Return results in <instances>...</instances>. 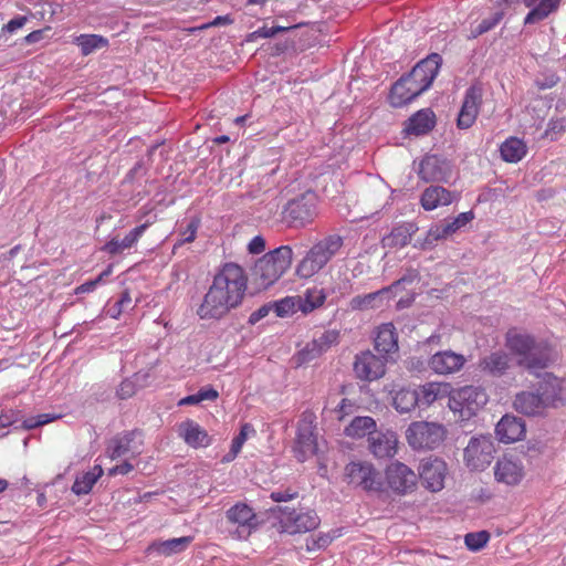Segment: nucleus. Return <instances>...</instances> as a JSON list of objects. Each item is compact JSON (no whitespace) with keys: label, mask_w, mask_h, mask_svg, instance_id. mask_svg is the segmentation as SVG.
<instances>
[{"label":"nucleus","mask_w":566,"mask_h":566,"mask_svg":"<svg viewBox=\"0 0 566 566\" xmlns=\"http://www.w3.org/2000/svg\"><path fill=\"white\" fill-rule=\"evenodd\" d=\"M457 196L441 186H430L423 190L420 205L426 211H432L440 207L449 206Z\"/></svg>","instance_id":"30"},{"label":"nucleus","mask_w":566,"mask_h":566,"mask_svg":"<svg viewBox=\"0 0 566 566\" xmlns=\"http://www.w3.org/2000/svg\"><path fill=\"white\" fill-rule=\"evenodd\" d=\"M447 473V464L441 459L428 458L421 461L419 476L424 488L431 492H439L444 488Z\"/></svg>","instance_id":"19"},{"label":"nucleus","mask_w":566,"mask_h":566,"mask_svg":"<svg viewBox=\"0 0 566 566\" xmlns=\"http://www.w3.org/2000/svg\"><path fill=\"white\" fill-rule=\"evenodd\" d=\"M255 434V429L251 423H244L240 428V432L232 439L230 451L223 455L222 462L230 463L232 462L237 455L240 453L243 444L248 440L249 437Z\"/></svg>","instance_id":"42"},{"label":"nucleus","mask_w":566,"mask_h":566,"mask_svg":"<svg viewBox=\"0 0 566 566\" xmlns=\"http://www.w3.org/2000/svg\"><path fill=\"white\" fill-rule=\"evenodd\" d=\"M317 197L313 191H306L290 200L284 209V218L293 227H301L313 220L316 214Z\"/></svg>","instance_id":"11"},{"label":"nucleus","mask_w":566,"mask_h":566,"mask_svg":"<svg viewBox=\"0 0 566 566\" xmlns=\"http://www.w3.org/2000/svg\"><path fill=\"white\" fill-rule=\"evenodd\" d=\"M513 405L516 411L526 416H539L548 409L538 389L536 391L524 390L516 394Z\"/></svg>","instance_id":"24"},{"label":"nucleus","mask_w":566,"mask_h":566,"mask_svg":"<svg viewBox=\"0 0 566 566\" xmlns=\"http://www.w3.org/2000/svg\"><path fill=\"white\" fill-rule=\"evenodd\" d=\"M265 250V240L261 235H255L248 244V251L251 254H260Z\"/></svg>","instance_id":"59"},{"label":"nucleus","mask_w":566,"mask_h":566,"mask_svg":"<svg viewBox=\"0 0 566 566\" xmlns=\"http://www.w3.org/2000/svg\"><path fill=\"white\" fill-rule=\"evenodd\" d=\"M192 542L191 536H182L178 538H170L161 542H154L148 546L149 553H157L158 555L171 556L174 554L184 552Z\"/></svg>","instance_id":"36"},{"label":"nucleus","mask_w":566,"mask_h":566,"mask_svg":"<svg viewBox=\"0 0 566 566\" xmlns=\"http://www.w3.org/2000/svg\"><path fill=\"white\" fill-rule=\"evenodd\" d=\"M399 82L403 83V85L411 92V95L413 96V98H416L417 96L422 94L424 91H427V88H422V85L418 81L416 82V81H413V78H411V74L402 76L399 80Z\"/></svg>","instance_id":"56"},{"label":"nucleus","mask_w":566,"mask_h":566,"mask_svg":"<svg viewBox=\"0 0 566 566\" xmlns=\"http://www.w3.org/2000/svg\"><path fill=\"white\" fill-rule=\"evenodd\" d=\"M55 418H56L55 416H52L50 413H41L35 417L27 418L23 421V427L27 429H34L36 427H40V426H43V424H46V423L53 421Z\"/></svg>","instance_id":"54"},{"label":"nucleus","mask_w":566,"mask_h":566,"mask_svg":"<svg viewBox=\"0 0 566 566\" xmlns=\"http://www.w3.org/2000/svg\"><path fill=\"white\" fill-rule=\"evenodd\" d=\"M563 0H523V4L528 9L524 18V24L531 25L539 23L551 14L557 12Z\"/></svg>","instance_id":"26"},{"label":"nucleus","mask_w":566,"mask_h":566,"mask_svg":"<svg viewBox=\"0 0 566 566\" xmlns=\"http://www.w3.org/2000/svg\"><path fill=\"white\" fill-rule=\"evenodd\" d=\"M154 222V220H147L145 223L134 228L129 233L125 235L124 239H112L107 243L104 244L102 251L109 254H118L124 250L130 249L134 247L139 238L144 234L146 229Z\"/></svg>","instance_id":"32"},{"label":"nucleus","mask_w":566,"mask_h":566,"mask_svg":"<svg viewBox=\"0 0 566 566\" xmlns=\"http://www.w3.org/2000/svg\"><path fill=\"white\" fill-rule=\"evenodd\" d=\"M103 469L101 465H95L92 470L84 472L76 476L73 485L72 491L76 495H84L91 492L94 484L97 482V480L102 476Z\"/></svg>","instance_id":"40"},{"label":"nucleus","mask_w":566,"mask_h":566,"mask_svg":"<svg viewBox=\"0 0 566 566\" xmlns=\"http://www.w3.org/2000/svg\"><path fill=\"white\" fill-rule=\"evenodd\" d=\"M343 238L332 234L314 244L296 266V275L310 279L318 273L339 251Z\"/></svg>","instance_id":"4"},{"label":"nucleus","mask_w":566,"mask_h":566,"mask_svg":"<svg viewBox=\"0 0 566 566\" xmlns=\"http://www.w3.org/2000/svg\"><path fill=\"white\" fill-rule=\"evenodd\" d=\"M503 18L502 12L494 13L491 18L482 20L479 25L471 30L469 38H478L479 35L492 30L500 23Z\"/></svg>","instance_id":"49"},{"label":"nucleus","mask_w":566,"mask_h":566,"mask_svg":"<svg viewBox=\"0 0 566 566\" xmlns=\"http://www.w3.org/2000/svg\"><path fill=\"white\" fill-rule=\"evenodd\" d=\"M389 99L394 107H401L415 98L411 95V92L403 85V83L397 81L391 88Z\"/></svg>","instance_id":"45"},{"label":"nucleus","mask_w":566,"mask_h":566,"mask_svg":"<svg viewBox=\"0 0 566 566\" xmlns=\"http://www.w3.org/2000/svg\"><path fill=\"white\" fill-rule=\"evenodd\" d=\"M505 340L517 365L531 374L537 375L538 370L548 367L555 360L552 347L544 342H536L528 334L513 328L506 333Z\"/></svg>","instance_id":"2"},{"label":"nucleus","mask_w":566,"mask_h":566,"mask_svg":"<svg viewBox=\"0 0 566 566\" xmlns=\"http://www.w3.org/2000/svg\"><path fill=\"white\" fill-rule=\"evenodd\" d=\"M417 276L418 274L416 271H410L408 274L403 275L401 279L397 280L387 287L365 295H357L349 301V308L352 311H369L380 308L385 302L391 298L392 293H396L400 286L412 283Z\"/></svg>","instance_id":"9"},{"label":"nucleus","mask_w":566,"mask_h":566,"mask_svg":"<svg viewBox=\"0 0 566 566\" xmlns=\"http://www.w3.org/2000/svg\"><path fill=\"white\" fill-rule=\"evenodd\" d=\"M27 17H17L3 25L2 32L13 33L21 29L27 23Z\"/></svg>","instance_id":"60"},{"label":"nucleus","mask_w":566,"mask_h":566,"mask_svg":"<svg viewBox=\"0 0 566 566\" xmlns=\"http://www.w3.org/2000/svg\"><path fill=\"white\" fill-rule=\"evenodd\" d=\"M314 422L315 416L312 412H304L298 421L294 452L300 462H304L317 451Z\"/></svg>","instance_id":"10"},{"label":"nucleus","mask_w":566,"mask_h":566,"mask_svg":"<svg viewBox=\"0 0 566 566\" xmlns=\"http://www.w3.org/2000/svg\"><path fill=\"white\" fill-rule=\"evenodd\" d=\"M385 480L388 489L399 495L411 493L418 482V474L407 464L395 461L387 465Z\"/></svg>","instance_id":"12"},{"label":"nucleus","mask_w":566,"mask_h":566,"mask_svg":"<svg viewBox=\"0 0 566 566\" xmlns=\"http://www.w3.org/2000/svg\"><path fill=\"white\" fill-rule=\"evenodd\" d=\"M353 407V405L347 399H342V401L338 403L337 408L335 409V413L338 420H342L345 415L347 413V410H349Z\"/></svg>","instance_id":"64"},{"label":"nucleus","mask_w":566,"mask_h":566,"mask_svg":"<svg viewBox=\"0 0 566 566\" xmlns=\"http://www.w3.org/2000/svg\"><path fill=\"white\" fill-rule=\"evenodd\" d=\"M333 541V536L325 533H319L306 539V551L315 552L327 547Z\"/></svg>","instance_id":"52"},{"label":"nucleus","mask_w":566,"mask_h":566,"mask_svg":"<svg viewBox=\"0 0 566 566\" xmlns=\"http://www.w3.org/2000/svg\"><path fill=\"white\" fill-rule=\"evenodd\" d=\"M420 394L419 405L430 406L437 400L451 396V386L448 382H427L418 389Z\"/></svg>","instance_id":"35"},{"label":"nucleus","mask_w":566,"mask_h":566,"mask_svg":"<svg viewBox=\"0 0 566 566\" xmlns=\"http://www.w3.org/2000/svg\"><path fill=\"white\" fill-rule=\"evenodd\" d=\"M412 233V224L396 227L390 234L384 239L385 245L405 247L410 242Z\"/></svg>","instance_id":"44"},{"label":"nucleus","mask_w":566,"mask_h":566,"mask_svg":"<svg viewBox=\"0 0 566 566\" xmlns=\"http://www.w3.org/2000/svg\"><path fill=\"white\" fill-rule=\"evenodd\" d=\"M441 63V55L432 53L417 63L409 74H411L413 81H418L422 85V88L428 90L438 75Z\"/></svg>","instance_id":"25"},{"label":"nucleus","mask_w":566,"mask_h":566,"mask_svg":"<svg viewBox=\"0 0 566 566\" xmlns=\"http://www.w3.org/2000/svg\"><path fill=\"white\" fill-rule=\"evenodd\" d=\"M488 395L481 387L464 386L452 390L448 402L450 410L459 413L462 419H469L488 402Z\"/></svg>","instance_id":"7"},{"label":"nucleus","mask_w":566,"mask_h":566,"mask_svg":"<svg viewBox=\"0 0 566 566\" xmlns=\"http://www.w3.org/2000/svg\"><path fill=\"white\" fill-rule=\"evenodd\" d=\"M345 478L348 484L360 488L366 492H382L385 482L381 473L367 461H352L345 467Z\"/></svg>","instance_id":"8"},{"label":"nucleus","mask_w":566,"mask_h":566,"mask_svg":"<svg viewBox=\"0 0 566 566\" xmlns=\"http://www.w3.org/2000/svg\"><path fill=\"white\" fill-rule=\"evenodd\" d=\"M292 258L289 245H281L260 258L253 269L259 285L266 289L275 283L290 269Z\"/></svg>","instance_id":"3"},{"label":"nucleus","mask_w":566,"mask_h":566,"mask_svg":"<svg viewBox=\"0 0 566 566\" xmlns=\"http://www.w3.org/2000/svg\"><path fill=\"white\" fill-rule=\"evenodd\" d=\"M375 349L382 357L394 354L398 350V337L396 328L391 323L380 325L375 335Z\"/></svg>","instance_id":"31"},{"label":"nucleus","mask_w":566,"mask_h":566,"mask_svg":"<svg viewBox=\"0 0 566 566\" xmlns=\"http://www.w3.org/2000/svg\"><path fill=\"white\" fill-rule=\"evenodd\" d=\"M450 160L438 155L424 156L418 165L417 174L424 182H448L452 177Z\"/></svg>","instance_id":"16"},{"label":"nucleus","mask_w":566,"mask_h":566,"mask_svg":"<svg viewBox=\"0 0 566 566\" xmlns=\"http://www.w3.org/2000/svg\"><path fill=\"white\" fill-rule=\"evenodd\" d=\"M113 271L112 265H108L105 271H103L95 280L87 281L80 286L76 287V294L90 293L96 289V286L102 282L105 276H108Z\"/></svg>","instance_id":"53"},{"label":"nucleus","mask_w":566,"mask_h":566,"mask_svg":"<svg viewBox=\"0 0 566 566\" xmlns=\"http://www.w3.org/2000/svg\"><path fill=\"white\" fill-rule=\"evenodd\" d=\"M376 430V422L371 417H356L345 428L347 437L359 439L371 436Z\"/></svg>","instance_id":"41"},{"label":"nucleus","mask_w":566,"mask_h":566,"mask_svg":"<svg viewBox=\"0 0 566 566\" xmlns=\"http://www.w3.org/2000/svg\"><path fill=\"white\" fill-rule=\"evenodd\" d=\"M442 424L429 421L411 422L406 430V439L412 450H433L446 438Z\"/></svg>","instance_id":"5"},{"label":"nucleus","mask_w":566,"mask_h":566,"mask_svg":"<svg viewBox=\"0 0 566 566\" xmlns=\"http://www.w3.org/2000/svg\"><path fill=\"white\" fill-rule=\"evenodd\" d=\"M434 113L429 108L420 109L408 119L405 132L408 135H424L434 127Z\"/></svg>","instance_id":"33"},{"label":"nucleus","mask_w":566,"mask_h":566,"mask_svg":"<svg viewBox=\"0 0 566 566\" xmlns=\"http://www.w3.org/2000/svg\"><path fill=\"white\" fill-rule=\"evenodd\" d=\"M493 452L494 446L490 437H473L464 449L465 464L473 471H482L491 463Z\"/></svg>","instance_id":"14"},{"label":"nucleus","mask_w":566,"mask_h":566,"mask_svg":"<svg viewBox=\"0 0 566 566\" xmlns=\"http://www.w3.org/2000/svg\"><path fill=\"white\" fill-rule=\"evenodd\" d=\"M227 520L237 525L238 538H247L258 526V517L253 509L245 503H237L226 513Z\"/></svg>","instance_id":"20"},{"label":"nucleus","mask_w":566,"mask_h":566,"mask_svg":"<svg viewBox=\"0 0 566 566\" xmlns=\"http://www.w3.org/2000/svg\"><path fill=\"white\" fill-rule=\"evenodd\" d=\"M565 127H566L565 119L551 120L548 124V128L546 130V135L549 136L551 138H554V134L563 132L565 129Z\"/></svg>","instance_id":"62"},{"label":"nucleus","mask_w":566,"mask_h":566,"mask_svg":"<svg viewBox=\"0 0 566 566\" xmlns=\"http://www.w3.org/2000/svg\"><path fill=\"white\" fill-rule=\"evenodd\" d=\"M474 219V213L472 211L461 212L455 218L451 220H444L450 234L452 235L461 228L465 227Z\"/></svg>","instance_id":"50"},{"label":"nucleus","mask_w":566,"mask_h":566,"mask_svg":"<svg viewBox=\"0 0 566 566\" xmlns=\"http://www.w3.org/2000/svg\"><path fill=\"white\" fill-rule=\"evenodd\" d=\"M368 442L370 452L378 459L392 458L397 453L398 438L391 430L375 431Z\"/></svg>","instance_id":"23"},{"label":"nucleus","mask_w":566,"mask_h":566,"mask_svg":"<svg viewBox=\"0 0 566 566\" xmlns=\"http://www.w3.org/2000/svg\"><path fill=\"white\" fill-rule=\"evenodd\" d=\"M392 405L400 413L412 411L418 405L420 394L417 388L400 387L391 391Z\"/></svg>","instance_id":"34"},{"label":"nucleus","mask_w":566,"mask_h":566,"mask_svg":"<svg viewBox=\"0 0 566 566\" xmlns=\"http://www.w3.org/2000/svg\"><path fill=\"white\" fill-rule=\"evenodd\" d=\"M301 298L298 295L296 296H286L277 302H275V312L277 316H287L294 314L297 311H301Z\"/></svg>","instance_id":"46"},{"label":"nucleus","mask_w":566,"mask_h":566,"mask_svg":"<svg viewBox=\"0 0 566 566\" xmlns=\"http://www.w3.org/2000/svg\"><path fill=\"white\" fill-rule=\"evenodd\" d=\"M500 153L504 161L518 163L527 154V146L522 139L510 137L500 146Z\"/></svg>","instance_id":"38"},{"label":"nucleus","mask_w":566,"mask_h":566,"mask_svg":"<svg viewBox=\"0 0 566 566\" xmlns=\"http://www.w3.org/2000/svg\"><path fill=\"white\" fill-rule=\"evenodd\" d=\"M248 277L235 263H226L214 275L197 314L201 319H220L238 307L245 294Z\"/></svg>","instance_id":"1"},{"label":"nucleus","mask_w":566,"mask_h":566,"mask_svg":"<svg viewBox=\"0 0 566 566\" xmlns=\"http://www.w3.org/2000/svg\"><path fill=\"white\" fill-rule=\"evenodd\" d=\"M483 98V88L480 84L471 85L464 94L457 125L460 129L470 128L476 120Z\"/></svg>","instance_id":"17"},{"label":"nucleus","mask_w":566,"mask_h":566,"mask_svg":"<svg viewBox=\"0 0 566 566\" xmlns=\"http://www.w3.org/2000/svg\"><path fill=\"white\" fill-rule=\"evenodd\" d=\"M490 535L486 531H480L475 533H469L464 537V543L468 549L478 552L482 549L489 542Z\"/></svg>","instance_id":"48"},{"label":"nucleus","mask_w":566,"mask_h":566,"mask_svg":"<svg viewBox=\"0 0 566 566\" xmlns=\"http://www.w3.org/2000/svg\"><path fill=\"white\" fill-rule=\"evenodd\" d=\"M197 230H198V221L191 220L188 223L187 228L181 232V239L178 242V245L192 242L196 239Z\"/></svg>","instance_id":"57"},{"label":"nucleus","mask_w":566,"mask_h":566,"mask_svg":"<svg viewBox=\"0 0 566 566\" xmlns=\"http://www.w3.org/2000/svg\"><path fill=\"white\" fill-rule=\"evenodd\" d=\"M525 423L521 418L505 415L497 422L495 433L499 441L503 443H513L525 436Z\"/></svg>","instance_id":"28"},{"label":"nucleus","mask_w":566,"mask_h":566,"mask_svg":"<svg viewBox=\"0 0 566 566\" xmlns=\"http://www.w3.org/2000/svg\"><path fill=\"white\" fill-rule=\"evenodd\" d=\"M178 434L191 448H207L212 439L196 421L187 419L178 424Z\"/></svg>","instance_id":"27"},{"label":"nucleus","mask_w":566,"mask_h":566,"mask_svg":"<svg viewBox=\"0 0 566 566\" xmlns=\"http://www.w3.org/2000/svg\"><path fill=\"white\" fill-rule=\"evenodd\" d=\"M286 30H289V28H286V27L276 25V27L269 28V27L264 25V27H261L258 30L251 32L248 35L247 41L253 42V41H256L258 39L273 38L277 33L284 32Z\"/></svg>","instance_id":"51"},{"label":"nucleus","mask_w":566,"mask_h":566,"mask_svg":"<svg viewBox=\"0 0 566 566\" xmlns=\"http://www.w3.org/2000/svg\"><path fill=\"white\" fill-rule=\"evenodd\" d=\"M464 357L451 350L434 354L429 361L430 368L440 375L457 373L464 365Z\"/></svg>","instance_id":"29"},{"label":"nucleus","mask_w":566,"mask_h":566,"mask_svg":"<svg viewBox=\"0 0 566 566\" xmlns=\"http://www.w3.org/2000/svg\"><path fill=\"white\" fill-rule=\"evenodd\" d=\"M270 496L274 502H287V501L294 499L296 496V493L290 492L287 490L286 491H276V492H272Z\"/></svg>","instance_id":"63"},{"label":"nucleus","mask_w":566,"mask_h":566,"mask_svg":"<svg viewBox=\"0 0 566 566\" xmlns=\"http://www.w3.org/2000/svg\"><path fill=\"white\" fill-rule=\"evenodd\" d=\"M75 44L81 48L83 55H88L98 49L105 48L108 41L97 34H81L76 36Z\"/></svg>","instance_id":"43"},{"label":"nucleus","mask_w":566,"mask_h":566,"mask_svg":"<svg viewBox=\"0 0 566 566\" xmlns=\"http://www.w3.org/2000/svg\"><path fill=\"white\" fill-rule=\"evenodd\" d=\"M480 366L484 371L493 376H501L509 369L510 357L502 350L494 352L484 357Z\"/></svg>","instance_id":"39"},{"label":"nucleus","mask_w":566,"mask_h":566,"mask_svg":"<svg viewBox=\"0 0 566 566\" xmlns=\"http://www.w3.org/2000/svg\"><path fill=\"white\" fill-rule=\"evenodd\" d=\"M494 476L499 483L517 485L525 476V469L520 459L513 455H504L495 463Z\"/></svg>","instance_id":"22"},{"label":"nucleus","mask_w":566,"mask_h":566,"mask_svg":"<svg viewBox=\"0 0 566 566\" xmlns=\"http://www.w3.org/2000/svg\"><path fill=\"white\" fill-rule=\"evenodd\" d=\"M339 333L337 331H325L318 337L313 338L306 343L293 356V363L296 367L310 364L311 361L321 357L331 347L338 344Z\"/></svg>","instance_id":"13"},{"label":"nucleus","mask_w":566,"mask_h":566,"mask_svg":"<svg viewBox=\"0 0 566 566\" xmlns=\"http://www.w3.org/2000/svg\"><path fill=\"white\" fill-rule=\"evenodd\" d=\"M137 390L136 382L133 379H125L117 388V396L120 399L130 398Z\"/></svg>","instance_id":"55"},{"label":"nucleus","mask_w":566,"mask_h":566,"mask_svg":"<svg viewBox=\"0 0 566 566\" xmlns=\"http://www.w3.org/2000/svg\"><path fill=\"white\" fill-rule=\"evenodd\" d=\"M144 440L140 431L133 430L116 436L107 446L106 452L112 460L135 459L143 453Z\"/></svg>","instance_id":"15"},{"label":"nucleus","mask_w":566,"mask_h":566,"mask_svg":"<svg viewBox=\"0 0 566 566\" xmlns=\"http://www.w3.org/2000/svg\"><path fill=\"white\" fill-rule=\"evenodd\" d=\"M132 459L125 458L124 462L120 464H117L108 470V475L115 476V475H125L129 472H132L135 468V465L130 462Z\"/></svg>","instance_id":"58"},{"label":"nucleus","mask_w":566,"mask_h":566,"mask_svg":"<svg viewBox=\"0 0 566 566\" xmlns=\"http://www.w3.org/2000/svg\"><path fill=\"white\" fill-rule=\"evenodd\" d=\"M277 520L281 532L290 535L314 531L321 523V520L314 510L304 507H279Z\"/></svg>","instance_id":"6"},{"label":"nucleus","mask_w":566,"mask_h":566,"mask_svg":"<svg viewBox=\"0 0 566 566\" xmlns=\"http://www.w3.org/2000/svg\"><path fill=\"white\" fill-rule=\"evenodd\" d=\"M298 297L301 298V312L310 314L324 305L327 293L325 289L315 285L306 289L303 295H298Z\"/></svg>","instance_id":"37"},{"label":"nucleus","mask_w":566,"mask_h":566,"mask_svg":"<svg viewBox=\"0 0 566 566\" xmlns=\"http://www.w3.org/2000/svg\"><path fill=\"white\" fill-rule=\"evenodd\" d=\"M196 394L201 402L205 400H216L219 396L218 391L211 386L202 387Z\"/></svg>","instance_id":"61"},{"label":"nucleus","mask_w":566,"mask_h":566,"mask_svg":"<svg viewBox=\"0 0 566 566\" xmlns=\"http://www.w3.org/2000/svg\"><path fill=\"white\" fill-rule=\"evenodd\" d=\"M451 234L448 230L446 222L434 223L430 227L424 238V244L433 245L440 240L449 238Z\"/></svg>","instance_id":"47"},{"label":"nucleus","mask_w":566,"mask_h":566,"mask_svg":"<svg viewBox=\"0 0 566 566\" xmlns=\"http://www.w3.org/2000/svg\"><path fill=\"white\" fill-rule=\"evenodd\" d=\"M548 408H559L566 405V378L546 373L538 384Z\"/></svg>","instance_id":"21"},{"label":"nucleus","mask_w":566,"mask_h":566,"mask_svg":"<svg viewBox=\"0 0 566 566\" xmlns=\"http://www.w3.org/2000/svg\"><path fill=\"white\" fill-rule=\"evenodd\" d=\"M387 358L376 356L371 352H363L356 356L354 371L361 380L373 381L385 375Z\"/></svg>","instance_id":"18"}]
</instances>
